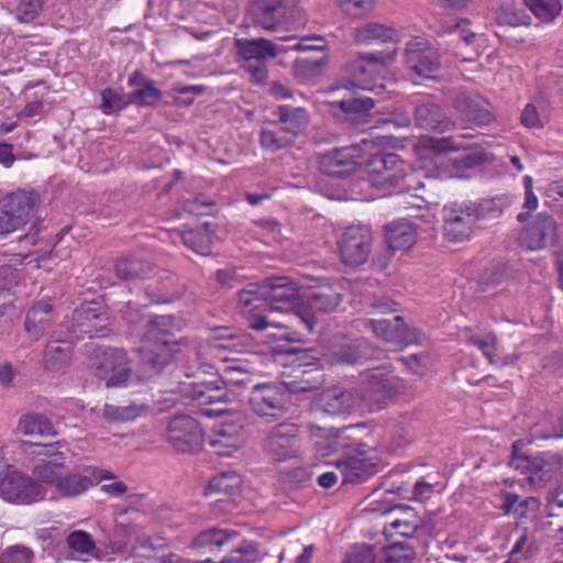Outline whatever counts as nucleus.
<instances>
[{"label": "nucleus", "instance_id": "f257e3e1", "mask_svg": "<svg viewBox=\"0 0 563 563\" xmlns=\"http://www.w3.org/2000/svg\"><path fill=\"white\" fill-rule=\"evenodd\" d=\"M368 183L387 192H404L413 188L415 176L409 166L391 152L376 153L366 163Z\"/></svg>", "mask_w": 563, "mask_h": 563}, {"label": "nucleus", "instance_id": "f03ea898", "mask_svg": "<svg viewBox=\"0 0 563 563\" xmlns=\"http://www.w3.org/2000/svg\"><path fill=\"white\" fill-rule=\"evenodd\" d=\"M199 373H187V378L194 377L195 380L180 382L174 391L179 393L186 399L197 401L205 416H220L223 409L218 407V405L229 401L224 382L216 373H212L213 378L210 380L200 379Z\"/></svg>", "mask_w": 563, "mask_h": 563}, {"label": "nucleus", "instance_id": "7ed1b4c3", "mask_svg": "<svg viewBox=\"0 0 563 563\" xmlns=\"http://www.w3.org/2000/svg\"><path fill=\"white\" fill-rule=\"evenodd\" d=\"M395 49L361 55L344 67L343 76L336 85L347 86L351 89L368 90L380 93L384 85L378 82L376 70L394 60Z\"/></svg>", "mask_w": 563, "mask_h": 563}, {"label": "nucleus", "instance_id": "20e7f679", "mask_svg": "<svg viewBox=\"0 0 563 563\" xmlns=\"http://www.w3.org/2000/svg\"><path fill=\"white\" fill-rule=\"evenodd\" d=\"M108 325V312L101 303L84 302L73 311L70 320L62 324L67 333L65 336H58V341L73 343L86 338H103L107 335Z\"/></svg>", "mask_w": 563, "mask_h": 563}, {"label": "nucleus", "instance_id": "39448f33", "mask_svg": "<svg viewBox=\"0 0 563 563\" xmlns=\"http://www.w3.org/2000/svg\"><path fill=\"white\" fill-rule=\"evenodd\" d=\"M96 357L98 360L95 365L96 376L104 380L107 387H129L141 380L134 374L123 349L99 347L96 350Z\"/></svg>", "mask_w": 563, "mask_h": 563}, {"label": "nucleus", "instance_id": "423d86ee", "mask_svg": "<svg viewBox=\"0 0 563 563\" xmlns=\"http://www.w3.org/2000/svg\"><path fill=\"white\" fill-rule=\"evenodd\" d=\"M235 46L243 59V68L251 74L257 84H264L267 79V60L275 58L279 51L272 41L260 38H236Z\"/></svg>", "mask_w": 563, "mask_h": 563}, {"label": "nucleus", "instance_id": "0eeeda50", "mask_svg": "<svg viewBox=\"0 0 563 563\" xmlns=\"http://www.w3.org/2000/svg\"><path fill=\"white\" fill-rule=\"evenodd\" d=\"M296 0H256L249 8L251 23L264 31L282 30L295 20Z\"/></svg>", "mask_w": 563, "mask_h": 563}, {"label": "nucleus", "instance_id": "6e6552de", "mask_svg": "<svg viewBox=\"0 0 563 563\" xmlns=\"http://www.w3.org/2000/svg\"><path fill=\"white\" fill-rule=\"evenodd\" d=\"M328 103L336 117L353 125L364 123L375 106L372 98L363 97L356 89L340 85L331 88Z\"/></svg>", "mask_w": 563, "mask_h": 563}, {"label": "nucleus", "instance_id": "1a4fd4ad", "mask_svg": "<svg viewBox=\"0 0 563 563\" xmlns=\"http://www.w3.org/2000/svg\"><path fill=\"white\" fill-rule=\"evenodd\" d=\"M287 394L284 387L274 384H260L249 396L250 410L266 422L282 419L287 412Z\"/></svg>", "mask_w": 563, "mask_h": 563}, {"label": "nucleus", "instance_id": "9d476101", "mask_svg": "<svg viewBox=\"0 0 563 563\" xmlns=\"http://www.w3.org/2000/svg\"><path fill=\"white\" fill-rule=\"evenodd\" d=\"M301 442L299 427L283 422L268 432L263 441V449L274 461L285 462L300 455Z\"/></svg>", "mask_w": 563, "mask_h": 563}, {"label": "nucleus", "instance_id": "9b49d317", "mask_svg": "<svg viewBox=\"0 0 563 563\" xmlns=\"http://www.w3.org/2000/svg\"><path fill=\"white\" fill-rule=\"evenodd\" d=\"M342 300L340 285H320L309 296L306 302L297 307L294 316L312 331L316 324V312L331 313Z\"/></svg>", "mask_w": 563, "mask_h": 563}, {"label": "nucleus", "instance_id": "f8f14e48", "mask_svg": "<svg viewBox=\"0 0 563 563\" xmlns=\"http://www.w3.org/2000/svg\"><path fill=\"white\" fill-rule=\"evenodd\" d=\"M406 66L422 79H432L441 69V55L428 40L415 37L406 45Z\"/></svg>", "mask_w": 563, "mask_h": 563}, {"label": "nucleus", "instance_id": "ddd939ff", "mask_svg": "<svg viewBox=\"0 0 563 563\" xmlns=\"http://www.w3.org/2000/svg\"><path fill=\"white\" fill-rule=\"evenodd\" d=\"M372 244L373 233L367 225H351L339 240L340 257L347 266L363 265L369 257Z\"/></svg>", "mask_w": 563, "mask_h": 563}, {"label": "nucleus", "instance_id": "4468645a", "mask_svg": "<svg viewBox=\"0 0 563 563\" xmlns=\"http://www.w3.org/2000/svg\"><path fill=\"white\" fill-rule=\"evenodd\" d=\"M476 203L473 201H454L443 208V231L453 242L468 238L478 220Z\"/></svg>", "mask_w": 563, "mask_h": 563}, {"label": "nucleus", "instance_id": "2eb2a0df", "mask_svg": "<svg viewBox=\"0 0 563 563\" xmlns=\"http://www.w3.org/2000/svg\"><path fill=\"white\" fill-rule=\"evenodd\" d=\"M0 498L16 505H30L43 498L38 485L16 470L0 472Z\"/></svg>", "mask_w": 563, "mask_h": 563}, {"label": "nucleus", "instance_id": "dca6fc26", "mask_svg": "<svg viewBox=\"0 0 563 563\" xmlns=\"http://www.w3.org/2000/svg\"><path fill=\"white\" fill-rule=\"evenodd\" d=\"M399 389V380L385 368H372L362 386V398L372 410L385 407Z\"/></svg>", "mask_w": 563, "mask_h": 563}, {"label": "nucleus", "instance_id": "f3484780", "mask_svg": "<svg viewBox=\"0 0 563 563\" xmlns=\"http://www.w3.org/2000/svg\"><path fill=\"white\" fill-rule=\"evenodd\" d=\"M180 352L181 344L178 341L142 340L139 353L144 374L152 377L161 373Z\"/></svg>", "mask_w": 563, "mask_h": 563}, {"label": "nucleus", "instance_id": "a211bd4d", "mask_svg": "<svg viewBox=\"0 0 563 563\" xmlns=\"http://www.w3.org/2000/svg\"><path fill=\"white\" fill-rule=\"evenodd\" d=\"M167 441L176 451L191 453L200 450L203 443V432L192 417L177 416L168 423Z\"/></svg>", "mask_w": 563, "mask_h": 563}, {"label": "nucleus", "instance_id": "6ab92c4d", "mask_svg": "<svg viewBox=\"0 0 563 563\" xmlns=\"http://www.w3.org/2000/svg\"><path fill=\"white\" fill-rule=\"evenodd\" d=\"M521 245L530 251H541L558 242V224L553 217L539 213L520 234Z\"/></svg>", "mask_w": 563, "mask_h": 563}, {"label": "nucleus", "instance_id": "aec40b11", "mask_svg": "<svg viewBox=\"0 0 563 563\" xmlns=\"http://www.w3.org/2000/svg\"><path fill=\"white\" fill-rule=\"evenodd\" d=\"M262 296L272 310L286 311L298 299L299 289L288 276H273L261 283Z\"/></svg>", "mask_w": 563, "mask_h": 563}, {"label": "nucleus", "instance_id": "412c9836", "mask_svg": "<svg viewBox=\"0 0 563 563\" xmlns=\"http://www.w3.org/2000/svg\"><path fill=\"white\" fill-rule=\"evenodd\" d=\"M452 107L464 122L483 125L493 120L489 102L475 92L459 90L452 100Z\"/></svg>", "mask_w": 563, "mask_h": 563}, {"label": "nucleus", "instance_id": "4be33fe9", "mask_svg": "<svg viewBox=\"0 0 563 563\" xmlns=\"http://www.w3.org/2000/svg\"><path fill=\"white\" fill-rule=\"evenodd\" d=\"M113 477L109 471L87 467L82 472L64 474L58 479L55 489L63 497H77L90 487L98 485L100 481Z\"/></svg>", "mask_w": 563, "mask_h": 563}, {"label": "nucleus", "instance_id": "5701e85b", "mask_svg": "<svg viewBox=\"0 0 563 563\" xmlns=\"http://www.w3.org/2000/svg\"><path fill=\"white\" fill-rule=\"evenodd\" d=\"M510 465L522 474H527L530 484L536 487H542L554 481L559 472L555 462L547 461L541 455H515Z\"/></svg>", "mask_w": 563, "mask_h": 563}, {"label": "nucleus", "instance_id": "b1692460", "mask_svg": "<svg viewBox=\"0 0 563 563\" xmlns=\"http://www.w3.org/2000/svg\"><path fill=\"white\" fill-rule=\"evenodd\" d=\"M358 158L360 148L356 146L334 148L320 156L319 168L332 177H346L357 169Z\"/></svg>", "mask_w": 563, "mask_h": 563}, {"label": "nucleus", "instance_id": "393cba45", "mask_svg": "<svg viewBox=\"0 0 563 563\" xmlns=\"http://www.w3.org/2000/svg\"><path fill=\"white\" fill-rule=\"evenodd\" d=\"M353 428V426H349L344 429L335 430L325 429L314 423H310L308 426L310 434L319 439V441L316 442V449L322 457L329 456L345 449L363 452L362 448L364 444L351 443L350 437L345 435V432L352 430Z\"/></svg>", "mask_w": 563, "mask_h": 563}, {"label": "nucleus", "instance_id": "a878e982", "mask_svg": "<svg viewBox=\"0 0 563 563\" xmlns=\"http://www.w3.org/2000/svg\"><path fill=\"white\" fill-rule=\"evenodd\" d=\"M367 325L377 338L397 349H401L416 340L415 331L399 316L389 319L373 318L367 321Z\"/></svg>", "mask_w": 563, "mask_h": 563}, {"label": "nucleus", "instance_id": "bb28decb", "mask_svg": "<svg viewBox=\"0 0 563 563\" xmlns=\"http://www.w3.org/2000/svg\"><path fill=\"white\" fill-rule=\"evenodd\" d=\"M356 402L353 391L334 386L320 393L317 407L328 416L346 417L354 411Z\"/></svg>", "mask_w": 563, "mask_h": 563}, {"label": "nucleus", "instance_id": "cd10ccee", "mask_svg": "<svg viewBox=\"0 0 563 563\" xmlns=\"http://www.w3.org/2000/svg\"><path fill=\"white\" fill-rule=\"evenodd\" d=\"M413 120L418 128L438 133H445L454 129L455 123L450 119L442 107L432 101H424L415 107Z\"/></svg>", "mask_w": 563, "mask_h": 563}, {"label": "nucleus", "instance_id": "c85d7f7f", "mask_svg": "<svg viewBox=\"0 0 563 563\" xmlns=\"http://www.w3.org/2000/svg\"><path fill=\"white\" fill-rule=\"evenodd\" d=\"M245 440V430L242 426L235 427L223 423L214 430L208 441L210 446L214 449L216 454L230 456L244 444Z\"/></svg>", "mask_w": 563, "mask_h": 563}, {"label": "nucleus", "instance_id": "c756f323", "mask_svg": "<svg viewBox=\"0 0 563 563\" xmlns=\"http://www.w3.org/2000/svg\"><path fill=\"white\" fill-rule=\"evenodd\" d=\"M20 227L26 224L35 214L38 196L34 192L18 191L2 200Z\"/></svg>", "mask_w": 563, "mask_h": 563}, {"label": "nucleus", "instance_id": "7c9ffc66", "mask_svg": "<svg viewBox=\"0 0 563 563\" xmlns=\"http://www.w3.org/2000/svg\"><path fill=\"white\" fill-rule=\"evenodd\" d=\"M240 537V533L233 529L211 528L200 532L191 542L194 549L206 552L221 551L223 547L232 543Z\"/></svg>", "mask_w": 563, "mask_h": 563}, {"label": "nucleus", "instance_id": "2f4dec72", "mask_svg": "<svg viewBox=\"0 0 563 563\" xmlns=\"http://www.w3.org/2000/svg\"><path fill=\"white\" fill-rule=\"evenodd\" d=\"M240 476L233 472H225L214 476L208 487L206 494L214 496L213 503L225 504L224 510H228V501L230 498L239 495L240 493Z\"/></svg>", "mask_w": 563, "mask_h": 563}, {"label": "nucleus", "instance_id": "473e14b6", "mask_svg": "<svg viewBox=\"0 0 563 563\" xmlns=\"http://www.w3.org/2000/svg\"><path fill=\"white\" fill-rule=\"evenodd\" d=\"M276 114L282 128L295 141L306 130L310 120L309 113L301 107L279 106Z\"/></svg>", "mask_w": 563, "mask_h": 563}, {"label": "nucleus", "instance_id": "72a5a7b5", "mask_svg": "<svg viewBox=\"0 0 563 563\" xmlns=\"http://www.w3.org/2000/svg\"><path fill=\"white\" fill-rule=\"evenodd\" d=\"M386 241L393 250H408L417 241V230L412 222L401 219L386 227Z\"/></svg>", "mask_w": 563, "mask_h": 563}, {"label": "nucleus", "instance_id": "f704fd0d", "mask_svg": "<svg viewBox=\"0 0 563 563\" xmlns=\"http://www.w3.org/2000/svg\"><path fill=\"white\" fill-rule=\"evenodd\" d=\"M355 40L362 45L397 43L398 33L394 27L382 23H367L356 29Z\"/></svg>", "mask_w": 563, "mask_h": 563}, {"label": "nucleus", "instance_id": "c9c22d12", "mask_svg": "<svg viewBox=\"0 0 563 563\" xmlns=\"http://www.w3.org/2000/svg\"><path fill=\"white\" fill-rule=\"evenodd\" d=\"M511 537L515 539L511 550L509 551V559L527 563L529 559L534 556L539 548L537 545L534 533L528 528H517L512 531Z\"/></svg>", "mask_w": 563, "mask_h": 563}, {"label": "nucleus", "instance_id": "e433bc0d", "mask_svg": "<svg viewBox=\"0 0 563 563\" xmlns=\"http://www.w3.org/2000/svg\"><path fill=\"white\" fill-rule=\"evenodd\" d=\"M551 108L543 98H534L527 103L521 112V124L527 129H543L550 121Z\"/></svg>", "mask_w": 563, "mask_h": 563}, {"label": "nucleus", "instance_id": "4c0bfd02", "mask_svg": "<svg viewBox=\"0 0 563 563\" xmlns=\"http://www.w3.org/2000/svg\"><path fill=\"white\" fill-rule=\"evenodd\" d=\"M152 263L140 255H130L120 258L114 267L120 279L133 280L143 278L152 272Z\"/></svg>", "mask_w": 563, "mask_h": 563}, {"label": "nucleus", "instance_id": "58836bf2", "mask_svg": "<svg viewBox=\"0 0 563 563\" xmlns=\"http://www.w3.org/2000/svg\"><path fill=\"white\" fill-rule=\"evenodd\" d=\"M52 309L49 302H36L26 313L24 322L26 332L35 339L42 336L49 325Z\"/></svg>", "mask_w": 563, "mask_h": 563}, {"label": "nucleus", "instance_id": "ea45409f", "mask_svg": "<svg viewBox=\"0 0 563 563\" xmlns=\"http://www.w3.org/2000/svg\"><path fill=\"white\" fill-rule=\"evenodd\" d=\"M342 482L356 484L366 481L371 475V465L358 457H347L335 461Z\"/></svg>", "mask_w": 563, "mask_h": 563}, {"label": "nucleus", "instance_id": "a19ab883", "mask_svg": "<svg viewBox=\"0 0 563 563\" xmlns=\"http://www.w3.org/2000/svg\"><path fill=\"white\" fill-rule=\"evenodd\" d=\"M16 433L33 437V435H53L55 434L53 423L43 415L27 413L23 415L18 423Z\"/></svg>", "mask_w": 563, "mask_h": 563}, {"label": "nucleus", "instance_id": "79ce46f5", "mask_svg": "<svg viewBox=\"0 0 563 563\" xmlns=\"http://www.w3.org/2000/svg\"><path fill=\"white\" fill-rule=\"evenodd\" d=\"M145 404L132 402L125 406L106 404L102 408V418L110 423H122L136 419L147 410Z\"/></svg>", "mask_w": 563, "mask_h": 563}, {"label": "nucleus", "instance_id": "37998d69", "mask_svg": "<svg viewBox=\"0 0 563 563\" xmlns=\"http://www.w3.org/2000/svg\"><path fill=\"white\" fill-rule=\"evenodd\" d=\"M471 22L466 19H454L446 26L448 32L454 37L457 43H464L466 46L472 47V54L465 57L466 60H474L478 55L475 44L477 34L470 29Z\"/></svg>", "mask_w": 563, "mask_h": 563}, {"label": "nucleus", "instance_id": "c03bdc74", "mask_svg": "<svg viewBox=\"0 0 563 563\" xmlns=\"http://www.w3.org/2000/svg\"><path fill=\"white\" fill-rule=\"evenodd\" d=\"M174 328V318L172 316L152 317L145 325L143 340L147 341H173L170 333Z\"/></svg>", "mask_w": 563, "mask_h": 563}, {"label": "nucleus", "instance_id": "a18cd8bd", "mask_svg": "<svg viewBox=\"0 0 563 563\" xmlns=\"http://www.w3.org/2000/svg\"><path fill=\"white\" fill-rule=\"evenodd\" d=\"M375 353L376 351L368 341L361 340L345 346L341 351L340 361L350 365L363 364L365 361L373 358Z\"/></svg>", "mask_w": 563, "mask_h": 563}, {"label": "nucleus", "instance_id": "49530a36", "mask_svg": "<svg viewBox=\"0 0 563 563\" xmlns=\"http://www.w3.org/2000/svg\"><path fill=\"white\" fill-rule=\"evenodd\" d=\"M183 243L200 255H208L212 251V240L207 228L188 230L181 234Z\"/></svg>", "mask_w": 563, "mask_h": 563}, {"label": "nucleus", "instance_id": "de8ad7c7", "mask_svg": "<svg viewBox=\"0 0 563 563\" xmlns=\"http://www.w3.org/2000/svg\"><path fill=\"white\" fill-rule=\"evenodd\" d=\"M495 19L500 26H522L530 24V16L521 9L511 3H503L496 10Z\"/></svg>", "mask_w": 563, "mask_h": 563}, {"label": "nucleus", "instance_id": "09e8293b", "mask_svg": "<svg viewBox=\"0 0 563 563\" xmlns=\"http://www.w3.org/2000/svg\"><path fill=\"white\" fill-rule=\"evenodd\" d=\"M265 303L261 284H250L238 292V307L241 313H252Z\"/></svg>", "mask_w": 563, "mask_h": 563}, {"label": "nucleus", "instance_id": "8fccbe9b", "mask_svg": "<svg viewBox=\"0 0 563 563\" xmlns=\"http://www.w3.org/2000/svg\"><path fill=\"white\" fill-rule=\"evenodd\" d=\"M68 548L80 555H91L98 558L100 550L96 547L92 537L84 530L71 531L67 538Z\"/></svg>", "mask_w": 563, "mask_h": 563}, {"label": "nucleus", "instance_id": "3c124183", "mask_svg": "<svg viewBox=\"0 0 563 563\" xmlns=\"http://www.w3.org/2000/svg\"><path fill=\"white\" fill-rule=\"evenodd\" d=\"M525 5L542 22H552L562 10L561 0H522Z\"/></svg>", "mask_w": 563, "mask_h": 563}, {"label": "nucleus", "instance_id": "603ef678", "mask_svg": "<svg viewBox=\"0 0 563 563\" xmlns=\"http://www.w3.org/2000/svg\"><path fill=\"white\" fill-rule=\"evenodd\" d=\"M260 143L263 148L276 152L295 143L288 133L280 126L275 130L264 129L260 133Z\"/></svg>", "mask_w": 563, "mask_h": 563}, {"label": "nucleus", "instance_id": "864d4df0", "mask_svg": "<svg viewBox=\"0 0 563 563\" xmlns=\"http://www.w3.org/2000/svg\"><path fill=\"white\" fill-rule=\"evenodd\" d=\"M322 373L320 368L313 371H302L298 379L285 383L286 389L291 394L308 393L317 389L322 384Z\"/></svg>", "mask_w": 563, "mask_h": 563}, {"label": "nucleus", "instance_id": "5fc2aeb1", "mask_svg": "<svg viewBox=\"0 0 563 563\" xmlns=\"http://www.w3.org/2000/svg\"><path fill=\"white\" fill-rule=\"evenodd\" d=\"M422 519L418 517L412 509H406L402 511L401 517L390 522V528L395 530L397 534L406 538H412L420 528H422Z\"/></svg>", "mask_w": 563, "mask_h": 563}, {"label": "nucleus", "instance_id": "6e6d98bb", "mask_svg": "<svg viewBox=\"0 0 563 563\" xmlns=\"http://www.w3.org/2000/svg\"><path fill=\"white\" fill-rule=\"evenodd\" d=\"M163 97V93L154 85V81H145L143 87L134 90L129 95V102L141 107H154Z\"/></svg>", "mask_w": 563, "mask_h": 563}, {"label": "nucleus", "instance_id": "4d7b16f0", "mask_svg": "<svg viewBox=\"0 0 563 563\" xmlns=\"http://www.w3.org/2000/svg\"><path fill=\"white\" fill-rule=\"evenodd\" d=\"M413 556L412 547L396 542L385 550L383 563H410Z\"/></svg>", "mask_w": 563, "mask_h": 563}, {"label": "nucleus", "instance_id": "13d9d810", "mask_svg": "<svg viewBox=\"0 0 563 563\" xmlns=\"http://www.w3.org/2000/svg\"><path fill=\"white\" fill-rule=\"evenodd\" d=\"M33 551L21 544L8 547L0 553V563H32Z\"/></svg>", "mask_w": 563, "mask_h": 563}, {"label": "nucleus", "instance_id": "bf43d9fd", "mask_svg": "<svg viewBox=\"0 0 563 563\" xmlns=\"http://www.w3.org/2000/svg\"><path fill=\"white\" fill-rule=\"evenodd\" d=\"M21 448L23 451H30V453L35 455L38 459L37 462H45V460L54 457L55 453H57L60 449H65V446L59 442L40 444L26 441L22 442Z\"/></svg>", "mask_w": 563, "mask_h": 563}, {"label": "nucleus", "instance_id": "052dcab7", "mask_svg": "<svg viewBox=\"0 0 563 563\" xmlns=\"http://www.w3.org/2000/svg\"><path fill=\"white\" fill-rule=\"evenodd\" d=\"M508 202L505 197H495L492 199H486L479 203H476V213H478V219L496 218L504 212V209L506 208Z\"/></svg>", "mask_w": 563, "mask_h": 563}, {"label": "nucleus", "instance_id": "680f3d73", "mask_svg": "<svg viewBox=\"0 0 563 563\" xmlns=\"http://www.w3.org/2000/svg\"><path fill=\"white\" fill-rule=\"evenodd\" d=\"M470 136L466 134H459L455 136H444L437 139L433 142V147L440 152H457L468 151L470 145L466 143V139Z\"/></svg>", "mask_w": 563, "mask_h": 563}, {"label": "nucleus", "instance_id": "e2e57ef3", "mask_svg": "<svg viewBox=\"0 0 563 563\" xmlns=\"http://www.w3.org/2000/svg\"><path fill=\"white\" fill-rule=\"evenodd\" d=\"M375 0H339L341 10L349 16L361 18L369 13Z\"/></svg>", "mask_w": 563, "mask_h": 563}, {"label": "nucleus", "instance_id": "0e129e2a", "mask_svg": "<svg viewBox=\"0 0 563 563\" xmlns=\"http://www.w3.org/2000/svg\"><path fill=\"white\" fill-rule=\"evenodd\" d=\"M548 516L558 519L559 530H563V488H558L547 496Z\"/></svg>", "mask_w": 563, "mask_h": 563}, {"label": "nucleus", "instance_id": "69168bd1", "mask_svg": "<svg viewBox=\"0 0 563 563\" xmlns=\"http://www.w3.org/2000/svg\"><path fill=\"white\" fill-rule=\"evenodd\" d=\"M33 475L41 482L57 485L59 478L64 475V470L57 468L45 462H37L33 467Z\"/></svg>", "mask_w": 563, "mask_h": 563}, {"label": "nucleus", "instance_id": "338daca9", "mask_svg": "<svg viewBox=\"0 0 563 563\" xmlns=\"http://www.w3.org/2000/svg\"><path fill=\"white\" fill-rule=\"evenodd\" d=\"M56 342L48 343L45 349V363L49 367H54L57 363H64L69 358L70 352L67 347H62L56 343L60 334H55Z\"/></svg>", "mask_w": 563, "mask_h": 563}, {"label": "nucleus", "instance_id": "774afa93", "mask_svg": "<svg viewBox=\"0 0 563 563\" xmlns=\"http://www.w3.org/2000/svg\"><path fill=\"white\" fill-rule=\"evenodd\" d=\"M101 110L104 114H111L114 111L123 109L128 102L123 101L117 90L107 88L102 91Z\"/></svg>", "mask_w": 563, "mask_h": 563}]
</instances>
